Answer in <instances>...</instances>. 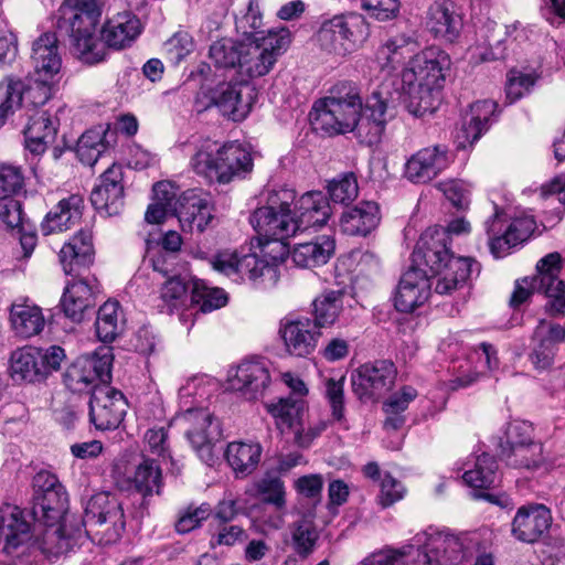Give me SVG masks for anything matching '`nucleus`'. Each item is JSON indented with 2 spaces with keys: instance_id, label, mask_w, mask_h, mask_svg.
I'll use <instances>...</instances> for the list:
<instances>
[{
  "instance_id": "obj_1",
  "label": "nucleus",
  "mask_w": 565,
  "mask_h": 565,
  "mask_svg": "<svg viewBox=\"0 0 565 565\" xmlns=\"http://www.w3.org/2000/svg\"><path fill=\"white\" fill-rule=\"evenodd\" d=\"M384 81L363 103L360 87L352 81H340L328 96L317 100L309 114L316 129L329 135L353 132L360 143L377 145L387 122L396 116V92Z\"/></svg>"
},
{
  "instance_id": "obj_2",
  "label": "nucleus",
  "mask_w": 565,
  "mask_h": 565,
  "mask_svg": "<svg viewBox=\"0 0 565 565\" xmlns=\"http://www.w3.org/2000/svg\"><path fill=\"white\" fill-rule=\"evenodd\" d=\"M103 9V0H64L58 10V30L67 34L71 52L86 64L104 61L107 47L121 50L129 46L142 31L140 20L125 11L104 22L98 39L96 28Z\"/></svg>"
},
{
  "instance_id": "obj_3",
  "label": "nucleus",
  "mask_w": 565,
  "mask_h": 565,
  "mask_svg": "<svg viewBox=\"0 0 565 565\" xmlns=\"http://www.w3.org/2000/svg\"><path fill=\"white\" fill-rule=\"evenodd\" d=\"M449 65V56L438 47L415 54L402 72L403 93L392 88L398 94L395 95L396 102L402 97L405 108L414 117L431 115L439 103L445 71Z\"/></svg>"
},
{
  "instance_id": "obj_4",
  "label": "nucleus",
  "mask_w": 565,
  "mask_h": 565,
  "mask_svg": "<svg viewBox=\"0 0 565 565\" xmlns=\"http://www.w3.org/2000/svg\"><path fill=\"white\" fill-rule=\"evenodd\" d=\"M46 529L41 537L32 540L31 525L17 505L0 507V543L2 553L12 559L24 561L43 555L49 561L57 558L70 547V540L57 523H43Z\"/></svg>"
},
{
  "instance_id": "obj_5",
  "label": "nucleus",
  "mask_w": 565,
  "mask_h": 565,
  "mask_svg": "<svg viewBox=\"0 0 565 565\" xmlns=\"http://www.w3.org/2000/svg\"><path fill=\"white\" fill-rule=\"evenodd\" d=\"M473 262L455 257L443 226L428 227L413 253L412 266L427 270L438 295H448L463 284L472 273Z\"/></svg>"
},
{
  "instance_id": "obj_6",
  "label": "nucleus",
  "mask_w": 565,
  "mask_h": 565,
  "mask_svg": "<svg viewBox=\"0 0 565 565\" xmlns=\"http://www.w3.org/2000/svg\"><path fill=\"white\" fill-rule=\"evenodd\" d=\"M191 167L209 182L227 184L235 178H243L253 169V159L237 142L220 145L205 139L196 148Z\"/></svg>"
},
{
  "instance_id": "obj_7",
  "label": "nucleus",
  "mask_w": 565,
  "mask_h": 565,
  "mask_svg": "<svg viewBox=\"0 0 565 565\" xmlns=\"http://www.w3.org/2000/svg\"><path fill=\"white\" fill-rule=\"evenodd\" d=\"M562 256L554 252L541 258L536 264V275L516 280L510 299L512 307H519L534 292L544 294L550 300L546 311L552 316L565 313V282L559 279Z\"/></svg>"
},
{
  "instance_id": "obj_8",
  "label": "nucleus",
  "mask_w": 565,
  "mask_h": 565,
  "mask_svg": "<svg viewBox=\"0 0 565 565\" xmlns=\"http://www.w3.org/2000/svg\"><path fill=\"white\" fill-rule=\"evenodd\" d=\"M294 193L289 190H280L268 195L267 204L258 207L252 214L249 221L256 233L266 245L269 242L282 243L300 232L295 214L290 211Z\"/></svg>"
},
{
  "instance_id": "obj_9",
  "label": "nucleus",
  "mask_w": 565,
  "mask_h": 565,
  "mask_svg": "<svg viewBox=\"0 0 565 565\" xmlns=\"http://www.w3.org/2000/svg\"><path fill=\"white\" fill-rule=\"evenodd\" d=\"M367 36V22L359 14L334 15L322 22L317 33L320 47L338 56L351 54Z\"/></svg>"
},
{
  "instance_id": "obj_10",
  "label": "nucleus",
  "mask_w": 565,
  "mask_h": 565,
  "mask_svg": "<svg viewBox=\"0 0 565 565\" xmlns=\"http://www.w3.org/2000/svg\"><path fill=\"white\" fill-rule=\"evenodd\" d=\"M34 503L32 513L41 523H57L68 507V495L58 478L40 471L33 478Z\"/></svg>"
},
{
  "instance_id": "obj_11",
  "label": "nucleus",
  "mask_w": 565,
  "mask_h": 565,
  "mask_svg": "<svg viewBox=\"0 0 565 565\" xmlns=\"http://www.w3.org/2000/svg\"><path fill=\"white\" fill-rule=\"evenodd\" d=\"M178 419L185 426V436L200 458L209 462L213 458V445L222 437L217 418L209 411L189 408Z\"/></svg>"
},
{
  "instance_id": "obj_12",
  "label": "nucleus",
  "mask_w": 565,
  "mask_h": 565,
  "mask_svg": "<svg viewBox=\"0 0 565 565\" xmlns=\"http://www.w3.org/2000/svg\"><path fill=\"white\" fill-rule=\"evenodd\" d=\"M126 408L127 402L120 391L107 384L93 387L89 399V417L97 429L117 428L124 419Z\"/></svg>"
},
{
  "instance_id": "obj_13",
  "label": "nucleus",
  "mask_w": 565,
  "mask_h": 565,
  "mask_svg": "<svg viewBox=\"0 0 565 565\" xmlns=\"http://www.w3.org/2000/svg\"><path fill=\"white\" fill-rule=\"evenodd\" d=\"M257 98L255 86L249 82L218 84L211 92V104L234 121L246 118Z\"/></svg>"
},
{
  "instance_id": "obj_14",
  "label": "nucleus",
  "mask_w": 565,
  "mask_h": 565,
  "mask_svg": "<svg viewBox=\"0 0 565 565\" xmlns=\"http://www.w3.org/2000/svg\"><path fill=\"white\" fill-rule=\"evenodd\" d=\"M450 162L451 156L446 146H429L406 160L403 175L414 184H426L446 170Z\"/></svg>"
},
{
  "instance_id": "obj_15",
  "label": "nucleus",
  "mask_w": 565,
  "mask_h": 565,
  "mask_svg": "<svg viewBox=\"0 0 565 565\" xmlns=\"http://www.w3.org/2000/svg\"><path fill=\"white\" fill-rule=\"evenodd\" d=\"M502 225L498 213L486 222V230L490 236V250L497 258L505 256L512 247L527 241L536 227L532 216H522L513 220L502 235H497L501 233Z\"/></svg>"
},
{
  "instance_id": "obj_16",
  "label": "nucleus",
  "mask_w": 565,
  "mask_h": 565,
  "mask_svg": "<svg viewBox=\"0 0 565 565\" xmlns=\"http://www.w3.org/2000/svg\"><path fill=\"white\" fill-rule=\"evenodd\" d=\"M396 369L391 361L381 360L361 365L352 374V388L360 399L381 396L392 388Z\"/></svg>"
},
{
  "instance_id": "obj_17",
  "label": "nucleus",
  "mask_w": 565,
  "mask_h": 565,
  "mask_svg": "<svg viewBox=\"0 0 565 565\" xmlns=\"http://www.w3.org/2000/svg\"><path fill=\"white\" fill-rule=\"evenodd\" d=\"M435 281L424 268L411 266L402 277L394 294V307L397 311L411 313L426 303Z\"/></svg>"
},
{
  "instance_id": "obj_18",
  "label": "nucleus",
  "mask_w": 565,
  "mask_h": 565,
  "mask_svg": "<svg viewBox=\"0 0 565 565\" xmlns=\"http://www.w3.org/2000/svg\"><path fill=\"white\" fill-rule=\"evenodd\" d=\"M552 521V513L545 505H522L512 520L511 534L520 542L535 543L547 533Z\"/></svg>"
},
{
  "instance_id": "obj_19",
  "label": "nucleus",
  "mask_w": 565,
  "mask_h": 565,
  "mask_svg": "<svg viewBox=\"0 0 565 565\" xmlns=\"http://www.w3.org/2000/svg\"><path fill=\"white\" fill-rule=\"evenodd\" d=\"M212 268L220 274L232 277L235 280H257L266 274H273L274 268L268 263L258 258L255 254H247L242 257L235 252L223 250L211 259Z\"/></svg>"
},
{
  "instance_id": "obj_20",
  "label": "nucleus",
  "mask_w": 565,
  "mask_h": 565,
  "mask_svg": "<svg viewBox=\"0 0 565 565\" xmlns=\"http://www.w3.org/2000/svg\"><path fill=\"white\" fill-rule=\"evenodd\" d=\"M232 390L238 392L246 399L253 401L262 397L270 384L268 367L260 360H245L228 375Z\"/></svg>"
},
{
  "instance_id": "obj_21",
  "label": "nucleus",
  "mask_w": 565,
  "mask_h": 565,
  "mask_svg": "<svg viewBox=\"0 0 565 565\" xmlns=\"http://www.w3.org/2000/svg\"><path fill=\"white\" fill-rule=\"evenodd\" d=\"M177 217L183 231L202 233L214 220L213 205L194 190L186 191L179 196Z\"/></svg>"
},
{
  "instance_id": "obj_22",
  "label": "nucleus",
  "mask_w": 565,
  "mask_h": 565,
  "mask_svg": "<svg viewBox=\"0 0 565 565\" xmlns=\"http://www.w3.org/2000/svg\"><path fill=\"white\" fill-rule=\"evenodd\" d=\"M93 234L88 228L77 232L60 250L58 258L66 275L78 277L94 263Z\"/></svg>"
},
{
  "instance_id": "obj_23",
  "label": "nucleus",
  "mask_w": 565,
  "mask_h": 565,
  "mask_svg": "<svg viewBox=\"0 0 565 565\" xmlns=\"http://www.w3.org/2000/svg\"><path fill=\"white\" fill-rule=\"evenodd\" d=\"M425 24L435 38L450 43L458 39L462 29L461 17L451 0L433 2L426 12Z\"/></svg>"
},
{
  "instance_id": "obj_24",
  "label": "nucleus",
  "mask_w": 565,
  "mask_h": 565,
  "mask_svg": "<svg viewBox=\"0 0 565 565\" xmlns=\"http://www.w3.org/2000/svg\"><path fill=\"white\" fill-rule=\"evenodd\" d=\"M90 202L96 210L108 215L119 213L124 204V185L121 167L113 164L100 177V183L90 193Z\"/></svg>"
},
{
  "instance_id": "obj_25",
  "label": "nucleus",
  "mask_w": 565,
  "mask_h": 565,
  "mask_svg": "<svg viewBox=\"0 0 565 565\" xmlns=\"http://www.w3.org/2000/svg\"><path fill=\"white\" fill-rule=\"evenodd\" d=\"M279 333L289 354L303 358L311 354L318 343L320 332L310 319L286 320Z\"/></svg>"
},
{
  "instance_id": "obj_26",
  "label": "nucleus",
  "mask_w": 565,
  "mask_h": 565,
  "mask_svg": "<svg viewBox=\"0 0 565 565\" xmlns=\"http://www.w3.org/2000/svg\"><path fill=\"white\" fill-rule=\"evenodd\" d=\"M417 47V41L412 34L398 33L380 44L374 54V62L381 72L392 74Z\"/></svg>"
},
{
  "instance_id": "obj_27",
  "label": "nucleus",
  "mask_w": 565,
  "mask_h": 565,
  "mask_svg": "<svg viewBox=\"0 0 565 565\" xmlns=\"http://www.w3.org/2000/svg\"><path fill=\"white\" fill-rule=\"evenodd\" d=\"M497 104L493 100H479L470 105L461 118L456 139L460 148L476 142L488 129L490 117L494 114Z\"/></svg>"
},
{
  "instance_id": "obj_28",
  "label": "nucleus",
  "mask_w": 565,
  "mask_h": 565,
  "mask_svg": "<svg viewBox=\"0 0 565 565\" xmlns=\"http://www.w3.org/2000/svg\"><path fill=\"white\" fill-rule=\"evenodd\" d=\"M31 61L35 75L40 78L55 79L58 76L62 57L55 33L46 32L33 42Z\"/></svg>"
},
{
  "instance_id": "obj_29",
  "label": "nucleus",
  "mask_w": 565,
  "mask_h": 565,
  "mask_svg": "<svg viewBox=\"0 0 565 565\" xmlns=\"http://www.w3.org/2000/svg\"><path fill=\"white\" fill-rule=\"evenodd\" d=\"M25 148L34 153H43L47 146L54 142L57 132V121L47 110L35 109L29 116V121L23 130Z\"/></svg>"
},
{
  "instance_id": "obj_30",
  "label": "nucleus",
  "mask_w": 565,
  "mask_h": 565,
  "mask_svg": "<svg viewBox=\"0 0 565 565\" xmlns=\"http://www.w3.org/2000/svg\"><path fill=\"white\" fill-rule=\"evenodd\" d=\"M84 207V199L78 194L62 199L42 222L43 235L64 232L76 225L82 220Z\"/></svg>"
},
{
  "instance_id": "obj_31",
  "label": "nucleus",
  "mask_w": 565,
  "mask_h": 565,
  "mask_svg": "<svg viewBox=\"0 0 565 565\" xmlns=\"http://www.w3.org/2000/svg\"><path fill=\"white\" fill-rule=\"evenodd\" d=\"M295 209V217L300 225V232L311 227H321L331 216L329 201L320 191H310L301 195Z\"/></svg>"
},
{
  "instance_id": "obj_32",
  "label": "nucleus",
  "mask_w": 565,
  "mask_h": 565,
  "mask_svg": "<svg viewBox=\"0 0 565 565\" xmlns=\"http://www.w3.org/2000/svg\"><path fill=\"white\" fill-rule=\"evenodd\" d=\"M60 305L68 319L81 322L94 306V286L84 278L74 279L65 286Z\"/></svg>"
},
{
  "instance_id": "obj_33",
  "label": "nucleus",
  "mask_w": 565,
  "mask_h": 565,
  "mask_svg": "<svg viewBox=\"0 0 565 565\" xmlns=\"http://www.w3.org/2000/svg\"><path fill=\"white\" fill-rule=\"evenodd\" d=\"M380 222V210L375 202L365 201L343 212L341 231L351 236H366Z\"/></svg>"
},
{
  "instance_id": "obj_34",
  "label": "nucleus",
  "mask_w": 565,
  "mask_h": 565,
  "mask_svg": "<svg viewBox=\"0 0 565 565\" xmlns=\"http://www.w3.org/2000/svg\"><path fill=\"white\" fill-rule=\"evenodd\" d=\"M10 374L14 381L30 383L45 379V369L41 363V349L26 345L11 353Z\"/></svg>"
},
{
  "instance_id": "obj_35",
  "label": "nucleus",
  "mask_w": 565,
  "mask_h": 565,
  "mask_svg": "<svg viewBox=\"0 0 565 565\" xmlns=\"http://www.w3.org/2000/svg\"><path fill=\"white\" fill-rule=\"evenodd\" d=\"M334 250V241L327 235L317 237L312 242L300 243L290 254L291 260L301 268H312L324 265Z\"/></svg>"
},
{
  "instance_id": "obj_36",
  "label": "nucleus",
  "mask_w": 565,
  "mask_h": 565,
  "mask_svg": "<svg viewBox=\"0 0 565 565\" xmlns=\"http://www.w3.org/2000/svg\"><path fill=\"white\" fill-rule=\"evenodd\" d=\"M10 322L15 334L21 338L39 334L45 324L41 308L26 301L11 305Z\"/></svg>"
},
{
  "instance_id": "obj_37",
  "label": "nucleus",
  "mask_w": 565,
  "mask_h": 565,
  "mask_svg": "<svg viewBox=\"0 0 565 565\" xmlns=\"http://www.w3.org/2000/svg\"><path fill=\"white\" fill-rule=\"evenodd\" d=\"M262 451L258 443L233 441L227 445L225 458L236 477H246L257 468Z\"/></svg>"
},
{
  "instance_id": "obj_38",
  "label": "nucleus",
  "mask_w": 565,
  "mask_h": 565,
  "mask_svg": "<svg viewBox=\"0 0 565 565\" xmlns=\"http://www.w3.org/2000/svg\"><path fill=\"white\" fill-rule=\"evenodd\" d=\"M153 200L145 214V220L150 224L162 223L169 215L177 216L179 196L177 189L167 181L153 185Z\"/></svg>"
},
{
  "instance_id": "obj_39",
  "label": "nucleus",
  "mask_w": 565,
  "mask_h": 565,
  "mask_svg": "<svg viewBox=\"0 0 565 565\" xmlns=\"http://www.w3.org/2000/svg\"><path fill=\"white\" fill-rule=\"evenodd\" d=\"M122 515V507L117 498L108 492H99L94 494L86 504L84 525L102 524L100 521L105 520L116 524ZM117 527H119V523H117Z\"/></svg>"
},
{
  "instance_id": "obj_40",
  "label": "nucleus",
  "mask_w": 565,
  "mask_h": 565,
  "mask_svg": "<svg viewBox=\"0 0 565 565\" xmlns=\"http://www.w3.org/2000/svg\"><path fill=\"white\" fill-rule=\"evenodd\" d=\"M268 412L282 434L292 433L296 437V433L303 426L305 405L299 398H281L277 404L269 405Z\"/></svg>"
},
{
  "instance_id": "obj_41",
  "label": "nucleus",
  "mask_w": 565,
  "mask_h": 565,
  "mask_svg": "<svg viewBox=\"0 0 565 565\" xmlns=\"http://www.w3.org/2000/svg\"><path fill=\"white\" fill-rule=\"evenodd\" d=\"M275 63V54L267 52L256 40L245 41L238 72L250 78L262 77L269 73Z\"/></svg>"
},
{
  "instance_id": "obj_42",
  "label": "nucleus",
  "mask_w": 565,
  "mask_h": 565,
  "mask_svg": "<svg viewBox=\"0 0 565 565\" xmlns=\"http://www.w3.org/2000/svg\"><path fill=\"white\" fill-rule=\"evenodd\" d=\"M132 488L142 497L143 503L152 495H160L163 488L162 472L152 459H143L130 478Z\"/></svg>"
},
{
  "instance_id": "obj_43",
  "label": "nucleus",
  "mask_w": 565,
  "mask_h": 565,
  "mask_svg": "<svg viewBox=\"0 0 565 565\" xmlns=\"http://www.w3.org/2000/svg\"><path fill=\"white\" fill-rule=\"evenodd\" d=\"M124 323L119 302L108 300L98 309L95 322L96 334L104 343L113 342L122 332Z\"/></svg>"
},
{
  "instance_id": "obj_44",
  "label": "nucleus",
  "mask_w": 565,
  "mask_h": 565,
  "mask_svg": "<svg viewBox=\"0 0 565 565\" xmlns=\"http://www.w3.org/2000/svg\"><path fill=\"white\" fill-rule=\"evenodd\" d=\"M291 545L298 556L307 558L316 550L319 540V532L313 520L309 516H302L292 523L290 527Z\"/></svg>"
},
{
  "instance_id": "obj_45",
  "label": "nucleus",
  "mask_w": 565,
  "mask_h": 565,
  "mask_svg": "<svg viewBox=\"0 0 565 565\" xmlns=\"http://www.w3.org/2000/svg\"><path fill=\"white\" fill-rule=\"evenodd\" d=\"M462 479L472 488L488 489L494 487L499 480L498 463L494 457L486 452L478 456L473 469L467 470Z\"/></svg>"
},
{
  "instance_id": "obj_46",
  "label": "nucleus",
  "mask_w": 565,
  "mask_h": 565,
  "mask_svg": "<svg viewBox=\"0 0 565 565\" xmlns=\"http://www.w3.org/2000/svg\"><path fill=\"white\" fill-rule=\"evenodd\" d=\"M426 546L435 564H454L461 557V543L449 534L431 535L427 540Z\"/></svg>"
},
{
  "instance_id": "obj_47",
  "label": "nucleus",
  "mask_w": 565,
  "mask_h": 565,
  "mask_svg": "<svg viewBox=\"0 0 565 565\" xmlns=\"http://www.w3.org/2000/svg\"><path fill=\"white\" fill-rule=\"evenodd\" d=\"M244 42H237L232 39H222L215 41L209 51L211 62L217 68H238L243 54Z\"/></svg>"
},
{
  "instance_id": "obj_48",
  "label": "nucleus",
  "mask_w": 565,
  "mask_h": 565,
  "mask_svg": "<svg viewBox=\"0 0 565 565\" xmlns=\"http://www.w3.org/2000/svg\"><path fill=\"white\" fill-rule=\"evenodd\" d=\"M256 495L266 504L276 510H282L286 505V489L281 478L275 473H266L255 482Z\"/></svg>"
},
{
  "instance_id": "obj_49",
  "label": "nucleus",
  "mask_w": 565,
  "mask_h": 565,
  "mask_svg": "<svg viewBox=\"0 0 565 565\" xmlns=\"http://www.w3.org/2000/svg\"><path fill=\"white\" fill-rule=\"evenodd\" d=\"M342 310V295L339 291H329L313 301V324L317 329L332 326Z\"/></svg>"
},
{
  "instance_id": "obj_50",
  "label": "nucleus",
  "mask_w": 565,
  "mask_h": 565,
  "mask_svg": "<svg viewBox=\"0 0 565 565\" xmlns=\"http://www.w3.org/2000/svg\"><path fill=\"white\" fill-rule=\"evenodd\" d=\"M537 344L531 353V361L536 369H547L553 363L557 341L548 333V326L545 320H540L534 331Z\"/></svg>"
},
{
  "instance_id": "obj_51",
  "label": "nucleus",
  "mask_w": 565,
  "mask_h": 565,
  "mask_svg": "<svg viewBox=\"0 0 565 565\" xmlns=\"http://www.w3.org/2000/svg\"><path fill=\"white\" fill-rule=\"evenodd\" d=\"M105 131L100 128L89 129L84 132L76 148L79 160L89 167H93L99 157L106 151L107 147L104 142Z\"/></svg>"
},
{
  "instance_id": "obj_52",
  "label": "nucleus",
  "mask_w": 565,
  "mask_h": 565,
  "mask_svg": "<svg viewBox=\"0 0 565 565\" xmlns=\"http://www.w3.org/2000/svg\"><path fill=\"white\" fill-rule=\"evenodd\" d=\"M23 82L11 77L0 82V127L22 104Z\"/></svg>"
},
{
  "instance_id": "obj_53",
  "label": "nucleus",
  "mask_w": 565,
  "mask_h": 565,
  "mask_svg": "<svg viewBox=\"0 0 565 565\" xmlns=\"http://www.w3.org/2000/svg\"><path fill=\"white\" fill-rule=\"evenodd\" d=\"M542 445L531 443L527 445L511 447L507 454L508 463L515 468H534L543 460Z\"/></svg>"
},
{
  "instance_id": "obj_54",
  "label": "nucleus",
  "mask_w": 565,
  "mask_h": 565,
  "mask_svg": "<svg viewBox=\"0 0 565 565\" xmlns=\"http://www.w3.org/2000/svg\"><path fill=\"white\" fill-rule=\"evenodd\" d=\"M24 186V175L20 167L0 164V199L15 196Z\"/></svg>"
},
{
  "instance_id": "obj_55",
  "label": "nucleus",
  "mask_w": 565,
  "mask_h": 565,
  "mask_svg": "<svg viewBox=\"0 0 565 565\" xmlns=\"http://www.w3.org/2000/svg\"><path fill=\"white\" fill-rule=\"evenodd\" d=\"M331 200L337 203L353 201L359 193L356 178L353 173H344L332 180L328 185Z\"/></svg>"
},
{
  "instance_id": "obj_56",
  "label": "nucleus",
  "mask_w": 565,
  "mask_h": 565,
  "mask_svg": "<svg viewBox=\"0 0 565 565\" xmlns=\"http://www.w3.org/2000/svg\"><path fill=\"white\" fill-rule=\"evenodd\" d=\"M437 186L455 207L459 210L468 209L471 189L467 182L451 179L439 182Z\"/></svg>"
},
{
  "instance_id": "obj_57",
  "label": "nucleus",
  "mask_w": 565,
  "mask_h": 565,
  "mask_svg": "<svg viewBox=\"0 0 565 565\" xmlns=\"http://www.w3.org/2000/svg\"><path fill=\"white\" fill-rule=\"evenodd\" d=\"M193 300L201 305L203 312H211L225 306L227 296L223 289L196 282L193 288Z\"/></svg>"
},
{
  "instance_id": "obj_58",
  "label": "nucleus",
  "mask_w": 565,
  "mask_h": 565,
  "mask_svg": "<svg viewBox=\"0 0 565 565\" xmlns=\"http://www.w3.org/2000/svg\"><path fill=\"white\" fill-rule=\"evenodd\" d=\"M211 513L212 509L209 503H202L199 507L189 505L180 513L175 522L177 532L181 534L191 532L199 527L201 523L211 515Z\"/></svg>"
},
{
  "instance_id": "obj_59",
  "label": "nucleus",
  "mask_w": 565,
  "mask_h": 565,
  "mask_svg": "<svg viewBox=\"0 0 565 565\" xmlns=\"http://www.w3.org/2000/svg\"><path fill=\"white\" fill-rule=\"evenodd\" d=\"M255 40L262 46L267 49V52L275 54V61L277 55L285 51L291 43V33L285 28L268 29L262 35H255Z\"/></svg>"
},
{
  "instance_id": "obj_60",
  "label": "nucleus",
  "mask_w": 565,
  "mask_h": 565,
  "mask_svg": "<svg viewBox=\"0 0 565 565\" xmlns=\"http://www.w3.org/2000/svg\"><path fill=\"white\" fill-rule=\"evenodd\" d=\"M361 9L372 19L385 22L398 15L401 0H361Z\"/></svg>"
},
{
  "instance_id": "obj_61",
  "label": "nucleus",
  "mask_w": 565,
  "mask_h": 565,
  "mask_svg": "<svg viewBox=\"0 0 565 565\" xmlns=\"http://www.w3.org/2000/svg\"><path fill=\"white\" fill-rule=\"evenodd\" d=\"M86 359L94 364V371L102 384H107L111 379V366L114 361L113 349L110 347H99L93 353L86 354Z\"/></svg>"
},
{
  "instance_id": "obj_62",
  "label": "nucleus",
  "mask_w": 565,
  "mask_h": 565,
  "mask_svg": "<svg viewBox=\"0 0 565 565\" xmlns=\"http://www.w3.org/2000/svg\"><path fill=\"white\" fill-rule=\"evenodd\" d=\"M535 77L532 74H523L519 71H510L505 86L507 99L514 103L520 99L535 84Z\"/></svg>"
},
{
  "instance_id": "obj_63",
  "label": "nucleus",
  "mask_w": 565,
  "mask_h": 565,
  "mask_svg": "<svg viewBox=\"0 0 565 565\" xmlns=\"http://www.w3.org/2000/svg\"><path fill=\"white\" fill-rule=\"evenodd\" d=\"M326 397L331 406L335 420L344 418V377L340 380L328 379L324 383Z\"/></svg>"
},
{
  "instance_id": "obj_64",
  "label": "nucleus",
  "mask_w": 565,
  "mask_h": 565,
  "mask_svg": "<svg viewBox=\"0 0 565 565\" xmlns=\"http://www.w3.org/2000/svg\"><path fill=\"white\" fill-rule=\"evenodd\" d=\"M193 46L194 43L189 33L177 32L164 43V51L172 62L179 63L192 52Z\"/></svg>"
}]
</instances>
